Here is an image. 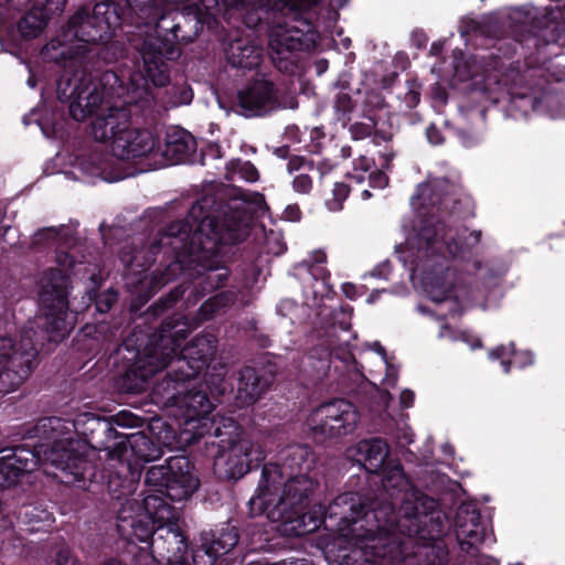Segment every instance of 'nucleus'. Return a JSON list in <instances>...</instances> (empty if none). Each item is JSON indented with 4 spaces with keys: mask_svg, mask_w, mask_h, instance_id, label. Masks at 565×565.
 <instances>
[{
    "mask_svg": "<svg viewBox=\"0 0 565 565\" xmlns=\"http://www.w3.org/2000/svg\"><path fill=\"white\" fill-rule=\"evenodd\" d=\"M360 422L355 405L347 399H333L315 408L307 417L308 428L323 438H338L352 434Z\"/></svg>",
    "mask_w": 565,
    "mask_h": 565,
    "instance_id": "obj_13",
    "label": "nucleus"
},
{
    "mask_svg": "<svg viewBox=\"0 0 565 565\" xmlns=\"http://www.w3.org/2000/svg\"><path fill=\"white\" fill-rule=\"evenodd\" d=\"M202 214V203L193 204L186 222L172 223L158 241L150 244L147 253L143 247L135 250L132 255L120 252L121 262L126 266L143 267L152 262L157 250H162L166 255L173 254L174 260L169 264L159 280L153 278L156 288L173 280L180 274L191 277L192 271H195L206 285L204 290L218 288L228 276L227 269L213 268L204 262L217 252L220 243H235L247 235L249 218L245 213H241L237 217L226 218L220 225L214 218Z\"/></svg>",
    "mask_w": 565,
    "mask_h": 565,
    "instance_id": "obj_7",
    "label": "nucleus"
},
{
    "mask_svg": "<svg viewBox=\"0 0 565 565\" xmlns=\"http://www.w3.org/2000/svg\"><path fill=\"white\" fill-rule=\"evenodd\" d=\"M75 266L66 253L56 255V267L46 269L39 282V297L42 313L30 322L22 332L19 348L8 337L0 338V392L18 388L31 374L38 354L36 341L57 342L74 327L68 312V277Z\"/></svg>",
    "mask_w": 565,
    "mask_h": 565,
    "instance_id": "obj_9",
    "label": "nucleus"
},
{
    "mask_svg": "<svg viewBox=\"0 0 565 565\" xmlns=\"http://www.w3.org/2000/svg\"><path fill=\"white\" fill-rule=\"evenodd\" d=\"M497 61L483 54H477L465 58L461 52H454V72L459 81L475 79L476 84H482V88L490 92L491 84L500 85L497 75Z\"/></svg>",
    "mask_w": 565,
    "mask_h": 565,
    "instance_id": "obj_18",
    "label": "nucleus"
},
{
    "mask_svg": "<svg viewBox=\"0 0 565 565\" xmlns=\"http://www.w3.org/2000/svg\"><path fill=\"white\" fill-rule=\"evenodd\" d=\"M30 3V11L18 23V31L25 39L39 36L49 19L63 11L66 0H31Z\"/></svg>",
    "mask_w": 565,
    "mask_h": 565,
    "instance_id": "obj_20",
    "label": "nucleus"
},
{
    "mask_svg": "<svg viewBox=\"0 0 565 565\" xmlns=\"http://www.w3.org/2000/svg\"><path fill=\"white\" fill-rule=\"evenodd\" d=\"M53 565H81V563L68 547L63 546L56 551Z\"/></svg>",
    "mask_w": 565,
    "mask_h": 565,
    "instance_id": "obj_35",
    "label": "nucleus"
},
{
    "mask_svg": "<svg viewBox=\"0 0 565 565\" xmlns=\"http://www.w3.org/2000/svg\"><path fill=\"white\" fill-rule=\"evenodd\" d=\"M405 102L409 107L416 106L419 103V93L411 89L405 96Z\"/></svg>",
    "mask_w": 565,
    "mask_h": 565,
    "instance_id": "obj_50",
    "label": "nucleus"
},
{
    "mask_svg": "<svg viewBox=\"0 0 565 565\" xmlns=\"http://www.w3.org/2000/svg\"><path fill=\"white\" fill-rule=\"evenodd\" d=\"M439 338H449L466 342L472 350L481 348V340L467 331H452L448 326H441Z\"/></svg>",
    "mask_w": 565,
    "mask_h": 565,
    "instance_id": "obj_32",
    "label": "nucleus"
},
{
    "mask_svg": "<svg viewBox=\"0 0 565 565\" xmlns=\"http://www.w3.org/2000/svg\"><path fill=\"white\" fill-rule=\"evenodd\" d=\"M374 166L373 159L366 156H360L353 162V171L349 173V177L356 183H361L365 180L366 175L371 172Z\"/></svg>",
    "mask_w": 565,
    "mask_h": 565,
    "instance_id": "obj_33",
    "label": "nucleus"
},
{
    "mask_svg": "<svg viewBox=\"0 0 565 565\" xmlns=\"http://www.w3.org/2000/svg\"><path fill=\"white\" fill-rule=\"evenodd\" d=\"M334 107L338 113L345 115L352 109V100L349 94L339 93L335 97Z\"/></svg>",
    "mask_w": 565,
    "mask_h": 565,
    "instance_id": "obj_38",
    "label": "nucleus"
},
{
    "mask_svg": "<svg viewBox=\"0 0 565 565\" xmlns=\"http://www.w3.org/2000/svg\"><path fill=\"white\" fill-rule=\"evenodd\" d=\"M117 423L125 426H132L135 425V418L126 413H121L118 415Z\"/></svg>",
    "mask_w": 565,
    "mask_h": 565,
    "instance_id": "obj_52",
    "label": "nucleus"
},
{
    "mask_svg": "<svg viewBox=\"0 0 565 565\" xmlns=\"http://www.w3.org/2000/svg\"><path fill=\"white\" fill-rule=\"evenodd\" d=\"M284 217L290 222H297L301 218V211L297 204L288 205L284 211Z\"/></svg>",
    "mask_w": 565,
    "mask_h": 565,
    "instance_id": "obj_41",
    "label": "nucleus"
},
{
    "mask_svg": "<svg viewBox=\"0 0 565 565\" xmlns=\"http://www.w3.org/2000/svg\"><path fill=\"white\" fill-rule=\"evenodd\" d=\"M476 552L477 548L473 550V554H470L476 557V565H499L494 557L484 554L477 555Z\"/></svg>",
    "mask_w": 565,
    "mask_h": 565,
    "instance_id": "obj_46",
    "label": "nucleus"
},
{
    "mask_svg": "<svg viewBox=\"0 0 565 565\" xmlns=\"http://www.w3.org/2000/svg\"><path fill=\"white\" fill-rule=\"evenodd\" d=\"M367 348L370 350L375 351L382 358V361L384 362V364H387L388 358L386 355L385 349L383 348V345L380 342L375 341V342L369 343Z\"/></svg>",
    "mask_w": 565,
    "mask_h": 565,
    "instance_id": "obj_49",
    "label": "nucleus"
},
{
    "mask_svg": "<svg viewBox=\"0 0 565 565\" xmlns=\"http://www.w3.org/2000/svg\"><path fill=\"white\" fill-rule=\"evenodd\" d=\"M460 138H461L462 145L466 147H470V146L475 145L476 142H478V140H479V138L477 136H471V137L467 138L466 134H461Z\"/></svg>",
    "mask_w": 565,
    "mask_h": 565,
    "instance_id": "obj_54",
    "label": "nucleus"
},
{
    "mask_svg": "<svg viewBox=\"0 0 565 565\" xmlns=\"http://www.w3.org/2000/svg\"><path fill=\"white\" fill-rule=\"evenodd\" d=\"M371 122L370 124H362L361 125V128H362V132L359 134L358 130L360 129V125H354L352 126V134L354 136V138H362L363 136H367L371 134L372 129L375 127L376 122L370 118Z\"/></svg>",
    "mask_w": 565,
    "mask_h": 565,
    "instance_id": "obj_42",
    "label": "nucleus"
},
{
    "mask_svg": "<svg viewBox=\"0 0 565 565\" xmlns=\"http://www.w3.org/2000/svg\"><path fill=\"white\" fill-rule=\"evenodd\" d=\"M245 116H262L278 107L277 90L265 77L256 78L237 94Z\"/></svg>",
    "mask_w": 565,
    "mask_h": 565,
    "instance_id": "obj_17",
    "label": "nucleus"
},
{
    "mask_svg": "<svg viewBox=\"0 0 565 565\" xmlns=\"http://www.w3.org/2000/svg\"><path fill=\"white\" fill-rule=\"evenodd\" d=\"M79 167L88 175L105 178V161L99 158H96L95 156L82 159L79 161Z\"/></svg>",
    "mask_w": 565,
    "mask_h": 565,
    "instance_id": "obj_34",
    "label": "nucleus"
},
{
    "mask_svg": "<svg viewBox=\"0 0 565 565\" xmlns=\"http://www.w3.org/2000/svg\"><path fill=\"white\" fill-rule=\"evenodd\" d=\"M195 149L193 137L184 130H173L168 132L164 147L161 154L164 159L163 164H179L189 160L190 154Z\"/></svg>",
    "mask_w": 565,
    "mask_h": 565,
    "instance_id": "obj_24",
    "label": "nucleus"
},
{
    "mask_svg": "<svg viewBox=\"0 0 565 565\" xmlns=\"http://www.w3.org/2000/svg\"><path fill=\"white\" fill-rule=\"evenodd\" d=\"M258 177L257 169L249 161L233 160L226 166V179L228 181L255 182Z\"/></svg>",
    "mask_w": 565,
    "mask_h": 565,
    "instance_id": "obj_28",
    "label": "nucleus"
},
{
    "mask_svg": "<svg viewBox=\"0 0 565 565\" xmlns=\"http://www.w3.org/2000/svg\"><path fill=\"white\" fill-rule=\"evenodd\" d=\"M185 323L178 322L170 327L166 323L154 347L136 361L140 373V383L135 390L141 391L148 377L172 364L173 375H168L153 387V394L167 405L184 408L186 430L193 431V438L204 435L223 437L224 416H212L213 404L202 391L188 388L186 382L194 379L209 363L215 352V340L211 335L196 337L191 344L181 349V340L186 337Z\"/></svg>",
    "mask_w": 565,
    "mask_h": 565,
    "instance_id": "obj_3",
    "label": "nucleus"
},
{
    "mask_svg": "<svg viewBox=\"0 0 565 565\" xmlns=\"http://www.w3.org/2000/svg\"><path fill=\"white\" fill-rule=\"evenodd\" d=\"M40 128L47 138H51L54 134L53 129L45 128L42 124H40Z\"/></svg>",
    "mask_w": 565,
    "mask_h": 565,
    "instance_id": "obj_57",
    "label": "nucleus"
},
{
    "mask_svg": "<svg viewBox=\"0 0 565 565\" xmlns=\"http://www.w3.org/2000/svg\"><path fill=\"white\" fill-rule=\"evenodd\" d=\"M210 151L211 153L215 157V158H220L221 157V153H220V147L218 146H211L210 147Z\"/></svg>",
    "mask_w": 565,
    "mask_h": 565,
    "instance_id": "obj_58",
    "label": "nucleus"
},
{
    "mask_svg": "<svg viewBox=\"0 0 565 565\" xmlns=\"http://www.w3.org/2000/svg\"><path fill=\"white\" fill-rule=\"evenodd\" d=\"M104 565H122L121 562L117 561V559H110L106 563H104Z\"/></svg>",
    "mask_w": 565,
    "mask_h": 565,
    "instance_id": "obj_62",
    "label": "nucleus"
},
{
    "mask_svg": "<svg viewBox=\"0 0 565 565\" xmlns=\"http://www.w3.org/2000/svg\"><path fill=\"white\" fill-rule=\"evenodd\" d=\"M120 17L116 8L110 4L99 2L94 6L93 13L89 14L85 9L76 11L68 20L65 28L47 42L41 50V57L46 63H54L63 68L64 73L57 82V97L61 102H70V105L76 99V93L70 97L60 94V86L67 84L73 88L82 86H98V90L104 89L102 76L98 81H93L85 70V54L87 45L107 41L120 25Z\"/></svg>",
    "mask_w": 565,
    "mask_h": 565,
    "instance_id": "obj_11",
    "label": "nucleus"
},
{
    "mask_svg": "<svg viewBox=\"0 0 565 565\" xmlns=\"http://www.w3.org/2000/svg\"><path fill=\"white\" fill-rule=\"evenodd\" d=\"M292 189L299 194H308L312 189V180L307 173H299L292 180Z\"/></svg>",
    "mask_w": 565,
    "mask_h": 565,
    "instance_id": "obj_36",
    "label": "nucleus"
},
{
    "mask_svg": "<svg viewBox=\"0 0 565 565\" xmlns=\"http://www.w3.org/2000/svg\"><path fill=\"white\" fill-rule=\"evenodd\" d=\"M383 487L391 502L364 510L359 494L343 493L327 511L320 544L329 562L364 565L381 558V565H436L430 554L441 550L439 539L448 530L446 514L437 502L414 489L399 463L384 469Z\"/></svg>",
    "mask_w": 565,
    "mask_h": 565,
    "instance_id": "obj_1",
    "label": "nucleus"
},
{
    "mask_svg": "<svg viewBox=\"0 0 565 565\" xmlns=\"http://www.w3.org/2000/svg\"><path fill=\"white\" fill-rule=\"evenodd\" d=\"M28 85L31 88H34L36 86V81L34 78L32 71H30V77L28 78Z\"/></svg>",
    "mask_w": 565,
    "mask_h": 565,
    "instance_id": "obj_59",
    "label": "nucleus"
},
{
    "mask_svg": "<svg viewBox=\"0 0 565 565\" xmlns=\"http://www.w3.org/2000/svg\"><path fill=\"white\" fill-rule=\"evenodd\" d=\"M265 386L253 367H245L239 373L236 399L239 405L254 404L264 393Z\"/></svg>",
    "mask_w": 565,
    "mask_h": 565,
    "instance_id": "obj_26",
    "label": "nucleus"
},
{
    "mask_svg": "<svg viewBox=\"0 0 565 565\" xmlns=\"http://www.w3.org/2000/svg\"><path fill=\"white\" fill-rule=\"evenodd\" d=\"M104 89L98 86H60V94L70 97L76 93V99L70 105L71 116L83 121L92 117L89 136L102 143L111 157L130 160L146 157L157 145L153 132L134 125L127 105L136 103L146 92L147 82L142 75H130L124 84V76L107 71L102 75Z\"/></svg>",
    "mask_w": 565,
    "mask_h": 565,
    "instance_id": "obj_6",
    "label": "nucleus"
},
{
    "mask_svg": "<svg viewBox=\"0 0 565 565\" xmlns=\"http://www.w3.org/2000/svg\"><path fill=\"white\" fill-rule=\"evenodd\" d=\"M379 295H380V291H374V292H372V294L367 297V302H369V303H373V302L376 300V298L379 297Z\"/></svg>",
    "mask_w": 565,
    "mask_h": 565,
    "instance_id": "obj_61",
    "label": "nucleus"
},
{
    "mask_svg": "<svg viewBox=\"0 0 565 565\" xmlns=\"http://www.w3.org/2000/svg\"><path fill=\"white\" fill-rule=\"evenodd\" d=\"M146 495L140 503L127 500L118 512L117 529L128 541L151 540L152 552L167 558L168 565H190L186 561L188 543L178 525L172 501L190 499L200 487V480L186 457H172L163 465L152 466L146 473Z\"/></svg>",
    "mask_w": 565,
    "mask_h": 565,
    "instance_id": "obj_4",
    "label": "nucleus"
},
{
    "mask_svg": "<svg viewBox=\"0 0 565 565\" xmlns=\"http://www.w3.org/2000/svg\"><path fill=\"white\" fill-rule=\"evenodd\" d=\"M386 366V374H385V377H384V383L386 385H391V386H394L396 384V380H397V371L396 369L390 363V361L387 360V364H385Z\"/></svg>",
    "mask_w": 565,
    "mask_h": 565,
    "instance_id": "obj_44",
    "label": "nucleus"
},
{
    "mask_svg": "<svg viewBox=\"0 0 565 565\" xmlns=\"http://www.w3.org/2000/svg\"><path fill=\"white\" fill-rule=\"evenodd\" d=\"M366 178L369 179V182L371 186L383 189L388 184V178L387 175L382 171H373L370 172Z\"/></svg>",
    "mask_w": 565,
    "mask_h": 565,
    "instance_id": "obj_39",
    "label": "nucleus"
},
{
    "mask_svg": "<svg viewBox=\"0 0 565 565\" xmlns=\"http://www.w3.org/2000/svg\"><path fill=\"white\" fill-rule=\"evenodd\" d=\"M441 51H443V44L439 42H435L431 44L429 52L433 55H438V54H440Z\"/></svg>",
    "mask_w": 565,
    "mask_h": 565,
    "instance_id": "obj_56",
    "label": "nucleus"
},
{
    "mask_svg": "<svg viewBox=\"0 0 565 565\" xmlns=\"http://www.w3.org/2000/svg\"><path fill=\"white\" fill-rule=\"evenodd\" d=\"M202 548L211 559L228 553L238 543V534L234 526L226 525L217 531L201 534Z\"/></svg>",
    "mask_w": 565,
    "mask_h": 565,
    "instance_id": "obj_25",
    "label": "nucleus"
},
{
    "mask_svg": "<svg viewBox=\"0 0 565 565\" xmlns=\"http://www.w3.org/2000/svg\"><path fill=\"white\" fill-rule=\"evenodd\" d=\"M233 301L232 294L228 292H221L215 295L214 297L206 300L201 306V313L204 319H209L212 317L216 311H218L221 308L227 306L230 302Z\"/></svg>",
    "mask_w": 565,
    "mask_h": 565,
    "instance_id": "obj_30",
    "label": "nucleus"
},
{
    "mask_svg": "<svg viewBox=\"0 0 565 565\" xmlns=\"http://www.w3.org/2000/svg\"><path fill=\"white\" fill-rule=\"evenodd\" d=\"M223 436L228 439H222L223 444L227 443V449L217 458L216 465H224V473L227 478L238 479L247 473L250 465L265 459V451L259 444L247 438L239 437V427L233 418H222Z\"/></svg>",
    "mask_w": 565,
    "mask_h": 565,
    "instance_id": "obj_14",
    "label": "nucleus"
},
{
    "mask_svg": "<svg viewBox=\"0 0 565 565\" xmlns=\"http://www.w3.org/2000/svg\"><path fill=\"white\" fill-rule=\"evenodd\" d=\"M456 537L462 552L473 554L482 543H491L492 531L480 521V513L472 504H461L455 516Z\"/></svg>",
    "mask_w": 565,
    "mask_h": 565,
    "instance_id": "obj_16",
    "label": "nucleus"
},
{
    "mask_svg": "<svg viewBox=\"0 0 565 565\" xmlns=\"http://www.w3.org/2000/svg\"><path fill=\"white\" fill-rule=\"evenodd\" d=\"M350 189L343 182H337L332 190L331 198H328L324 202L327 209L330 212H339L343 209V203L349 196Z\"/></svg>",
    "mask_w": 565,
    "mask_h": 565,
    "instance_id": "obj_31",
    "label": "nucleus"
},
{
    "mask_svg": "<svg viewBox=\"0 0 565 565\" xmlns=\"http://www.w3.org/2000/svg\"><path fill=\"white\" fill-rule=\"evenodd\" d=\"M415 395L409 390H404L401 393L399 401L403 407H411L414 403Z\"/></svg>",
    "mask_w": 565,
    "mask_h": 565,
    "instance_id": "obj_48",
    "label": "nucleus"
},
{
    "mask_svg": "<svg viewBox=\"0 0 565 565\" xmlns=\"http://www.w3.org/2000/svg\"><path fill=\"white\" fill-rule=\"evenodd\" d=\"M49 239L60 246L68 245L72 241V233L68 227L61 226L58 228H44L35 234V243H42Z\"/></svg>",
    "mask_w": 565,
    "mask_h": 565,
    "instance_id": "obj_29",
    "label": "nucleus"
},
{
    "mask_svg": "<svg viewBox=\"0 0 565 565\" xmlns=\"http://www.w3.org/2000/svg\"><path fill=\"white\" fill-rule=\"evenodd\" d=\"M348 459L354 460L369 472H377L390 455L388 444L379 437L363 439L349 447Z\"/></svg>",
    "mask_w": 565,
    "mask_h": 565,
    "instance_id": "obj_21",
    "label": "nucleus"
},
{
    "mask_svg": "<svg viewBox=\"0 0 565 565\" xmlns=\"http://www.w3.org/2000/svg\"><path fill=\"white\" fill-rule=\"evenodd\" d=\"M160 456L153 443L143 434H132L122 445L120 458L127 461L129 469L138 468L145 462L152 461Z\"/></svg>",
    "mask_w": 565,
    "mask_h": 565,
    "instance_id": "obj_22",
    "label": "nucleus"
},
{
    "mask_svg": "<svg viewBox=\"0 0 565 565\" xmlns=\"http://www.w3.org/2000/svg\"><path fill=\"white\" fill-rule=\"evenodd\" d=\"M327 256L322 250H316L311 254L310 259L303 262L297 267L298 275L307 274L308 280H305L303 295L307 300H322L328 297L332 289L329 284V273L323 264Z\"/></svg>",
    "mask_w": 565,
    "mask_h": 565,
    "instance_id": "obj_19",
    "label": "nucleus"
},
{
    "mask_svg": "<svg viewBox=\"0 0 565 565\" xmlns=\"http://www.w3.org/2000/svg\"><path fill=\"white\" fill-rule=\"evenodd\" d=\"M111 9L121 18L120 25H136L139 29L140 42L136 49L142 60V75L156 86L169 83L170 71L168 61L181 55V44L192 41V34L184 31L186 15L193 13L186 9V14L177 10L160 9L153 0H106Z\"/></svg>",
    "mask_w": 565,
    "mask_h": 565,
    "instance_id": "obj_10",
    "label": "nucleus"
},
{
    "mask_svg": "<svg viewBox=\"0 0 565 565\" xmlns=\"http://www.w3.org/2000/svg\"><path fill=\"white\" fill-rule=\"evenodd\" d=\"M390 269H391L390 262H384L374 268V270L372 271V275L376 276L379 278L386 279L388 276Z\"/></svg>",
    "mask_w": 565,
    "mask_h": 565,
    "instance_id": "obj_47",
    "label": "nucleus"
},
{
    "mask_svg": "<svg viewBox=\"0 0 565 565\" xmlns=\"http://www.w3.org/2000/svg\"><path fill=\"white\" fill-rule=\"evenodd\" d=\"M455 185L446 179H430L417 186L411 199L419 217L418 228L408 234L405 246L396 245L395 255L408 269L409 277L435 303L438 316H456L463 309V288H455L450 262L463 259L481 239L480 231L447 228L433 213L424 210L448 207Z\"/></svg>",
    "mask_w": 565,
    "mask_h": 565,
    "instance_id": "obj_2",
    "label": "nucleus"
},
{
    "mask_svg": "<svg viewBox=\"0 0 565 565\" xmlns=\"http://www.w3.org/2000/svg\"><path fill=\"white\" fill-rule=\"evenodd\" d=\"M226 58L233 67L252 70L260 64L263 49L248 39H236L226 49Z\"/></svg>",
    "mask_w": 565,
    "mask_h": 565,
    "instance_id": "obj_23",
    "label": "nucleus"
},
{
    "mask_svg": "<svg viewBox=\"0 0 565 565\" xmlns=\"http://www.w3.org/2000/svg\"><path fill=\"white\" fill-rule=\"evenodd\" d=\"M306 167H310L312 169V164L310 162H307L302 158L298 157L290 159L287 164L289 173L297 171L301 168L306 169Z\"/></svg>",
    "mask_w": 565,
    "mask_h": 565,
    "instance_id": "obj_43",
    "label": "nucleus"
},
{
    "mask_svg": "<svg viewBox=\"0 0 565 565\" xmlns=\"http://www.w3.org/2000/svg\"><path fill=\"white\" fill-rule=\"evenodd\" d=\"M404 440H405V443H406V444H411V443L413 441V436H412V434H409V435H408V434H405V435H404Z\"/></svg>",
    "mask_w": 565,
    "mask_h": 565,
    "instance_id": "obj_64",
    "label": "nucleus"
},
{
    "mask_svg": "<svg viewBox=\"0 0 565 565\" xmlns=\"http://www.w3.org/2000/svg\"><path fill=\"white\" fill-rule=\"evenodd\" d=\"M192 100V92L189 90V89H182L180 92V97H179V100L175 102L173 105L174 106H178V105H186V104H190Z\"/></svg>",
    "mask_w": 565,
    "mask_h": 565,
    "instance_id": "obj_51",
    "label": "nucleus"
},
{
    "mask_svg": "<svg viewBox=\"0 0 565 565\" xmlns=\"http://www.w3.org/2000/svg\"><path fill=\"white\" fill-rule=\"evenodd\" d=\"M337 7H343L349 0H332Z\"/></svg>",
    "mask_w": 565,
    "mask_h": 565,
    "instance_id": "obj_63",
    "label": "nucleus"
},
{
    "mask_svg": "<svg viewBox=\"0 0 565 565\" xmlns=\"http://www.w3.org/2000/svg\"><path fill=\"white\" fill-rule=\"evenodd\" d=\"M9 6L14 9H21L30 4L31 0H7Z\"/></svg>",
    "mask_w": 565,
    "mask_h": 565,
    "instance_id": "obj_55",
    "label": "nucleus"
},
{
    "mask_svg": "<svg viewBox=\"0 0 565 565\" xmlns=\"http://www.w3.org/2000/svg\"><path fill=\"white\" fill-rule=\"evenodd\" d=\"M167 3L186 4L193 13V28L206 24L212 28L216 17L231 19L242 15L247 26L254 28L271 15L268 45L274 65L284 73H292L296 54L313 49L319 40L315 23L322 18L323 0H163Z\"/></svg>",
    "mask_w": 565,
    "mask_h": 565,
    "instance_id": "obj_5",
    "label": "nucleus"
},
{
    "mask_svg": "<svg viewBox=\"0 0 565 565\" xmlns=\"http://www.w3.org/2000/svg\"><path fill=\"white\" fill-rule=\"evenodd\" d=\"M116 301L117 294L113 290H107L99 295L96 301V310L100 313H104L108 311Z\"/></svg>",
    "mask_w": 565,
    "mask_h": 565,
    "instance_id": "obj_37",
    "label": "nucleus"
},
{
    "mask_svg": "<svg viewBox=\"0 0 565 565\" xmlns=\"http://www.w3.org/2000/svg\"><path fill=\"white\" fill-rule=\"evenodd\" d=\"M25 516L29 518L30 522H38V521H41V522H46V523H51L52 522V515L51 513L46 512V511H39L38 509H32V510H28L25 511Z\"/></svg>",
    "mask_w": 565,
    "mask_h": 565,
    "instance_id": "obj_40",
    "label": "nucleus"
},
{
    "mask_svg": "<svg viewBox=\"0 0 565 565\" xmlns=\"http://www.w3.org/2000/svg\"><path fill=\"white\" fill-rule=\"evenodd\" d=\"M510 95V109L527 116L536 111L552 119L565 118V102L563 96L553 92H539L534 88H521L513 84L507 87Z\"/></svg>",
    "mask_w": 565,
    "mask_h": 565,
    "instance_id": "obj_15",
    "label": "nucleus"
},
{
    "mask_svg": "<svg viewBox=\"0 0 565 565\" xmlns=\"http://www.w3.org/2000/svg\"><path fill=\"white\" fill-rule=\"evenodd\" d=\"M281 465L266 463L254 495L248 501L252 516L265 515L278 522L286 536H302L318 530L323 519L322 505H309L318 482L310 476L316 458L308 446L288 447Z\"/></svg>",
    "mask_w": 565,
    "mask_h": 565,
    "instance_id": "obj_8",
    "label": "nucleus"
},
{
    "mask_svg": "<svg viewBox=\"0 0 565 565\" xmlns=\"http://www.w3.org/2000/svg\"><path fill=\"white\" fill-rule=\"evenodd\" d=\"M74 424L61 418H47L41 427L50 429L47 444L38 445L34 450L20 446L0 451V488H8L24 472L33 471L41 465L46 475L62 483H76L85 479L88 462L81 449L83 444L73 437Z\"/></svg>",
    "mask_w": 565,
    "mask_h": 565,
    "instance_id": "obj_12",
    "label": "nucleus"
},
{
    "mask_svg": "<svg viewBox=\"0 0 565 565\" xmlns=\"http://www.w3.org/2000/svg\"><path fill=\"white\" fill-rule=\"evenodd\" d=\"M426 135H427L428 141L431 145H439L443 142V137H441L440 131L433 125L427 128Z\"/></svg>",
    "mask_w": 565,
    "mask_h": 565,
    "instance_id": "obj_45",
    "label": "nucleus"
},
{
    "mask_svg": "<svg viewBox=\"0 0 565 565\" xmlns=\"http://www.w3.org/2000/svg\"><path fill=\"white\" fill-rule=\"evenodd\" d=\"M565 75V70L564 71H554L552 73V76L556 79V81H561L563 78V76Z\"/></svg>",
    "mask_w": 565,
    "mask_h": 565,
    "instance_id": "obj_60",
    "label": "nucleus"
},
{
    "mask_svg": "<svg viewBox=\"0 0 565 565\" xmlns=\"http://www.w3.org/2000/svg\"><path fill=\"white\" fill-rule=\"evenodd\" d=\"M511 356L513 358V364L520 369L531 365L534 362V356L530 351L516 352L513 343H510L508 347L500 345L489 353L491 360L501 361L504 373L510 372Z\"/></svg>",
    "mask_w": 565,
    "mask_h": 565,
    "instance_id": "obj_27",
    "label": "nucleus"
},
{
    "mask_svg": "<svg viewBox=\"0 0 565 565\" xmlns=\"http://www.w3.org/2000/svg\"><path fill=\"white\" fill-rule=\"evenodd\" d=\"M342 290L345 294V296L350 299H353L356 296V288L352 284H343Z\"/></svg>",
    "mask_w": 565,
    "mask_h": 565,
    "instance_id": "obj_53",
    "label": "nucleus"
}]
</instances>
